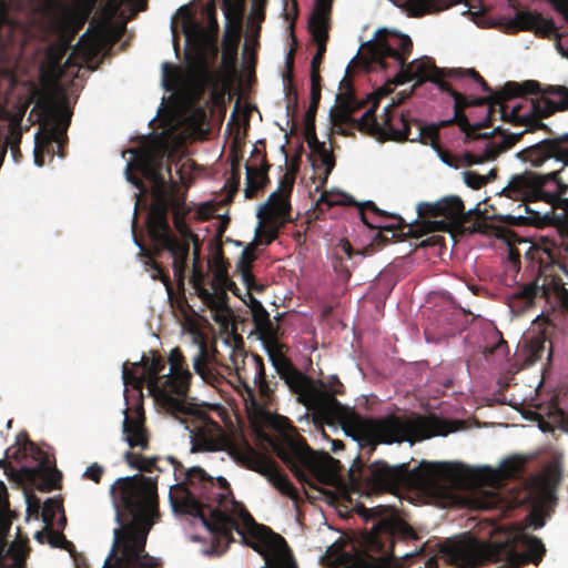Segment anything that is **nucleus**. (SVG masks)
Listing matches in <instances>:
<instances>
[{
	"label": "nucleus",
	"mask_w": 568,
	"mask_h": 568,
	"mask_svg": "<svg viewBox=\"0 0 568 568\" xmlns=\"http://www.w3.org/2000/svg\"><path fill=\"white\" fill-rule=\"evenodd\" d=\"M351 67L346 69L345 77L339 82L341 92L336 95L337 105L331 109L329 115L334 124L348 123L355 121L352 115L363 108L364 102L357 100L349 77Z\"/></svg>",
	"instance_id": "nucleus-24"
},
{
	"label": "nucleus",
	"mask_w": 568,
	"mask_h": 568,
	"mask_svg": "<svg viewBox=\"0 0 568 568\" xmlns=\"http://www.w3.org/2000/svg\"><path fill=\"white\" fill-rule=\"evenodd\" d=\"M236 77L212 71L203 57L200 60L197 74L194 77V88L199 95L211 89V99L217 106L225 104V98L231 93Z\"/></svg>",
	"instance_id": "nucleus-19"
},
{
	"label": "nucleus",
	"mask_w": 568,
	"mask_h": 568,
	"mask_svg": "<svg viewBox=\"0 0 568 568\" xmlns=\"http://www.w3.org/2000/svg\"><path fill=\"white\" fill-rule=\"evenodd\" d=\"M119 527L102 568H163L148 554L149 532L159 516L158 483L142 474L120 477L110 487Z\"/></svg>",
	"instance_id": "nucleus-4"
},
{
	"label": "nucleus",
	"mask_w": 568,
	"mask_h": 568,
	"mask_svg": "<svg viewBox=\"0 0 568 568\" xmlns=\"http://www.w3.org/2000/svg\"><path fill=\"white\" fill-rule=\"evenodd\" d=\"M496 335L498 336V341L494 343V345L485 347L484 355L486 358L495 354L500 357H504L507 354V342L501 337L499 333H497Z\"/></svg>",
	"instance_id": "nucleus-58"
},
{
	"label": "nucleus",
	"mask_w": 568,
	"mask_h": 568,
	"mask_svg": "<svg viewBox=\"0 0 568 568\" xmlns=\"http://www.w3.org/2000/svg\"><path fill=\"white\" fill-rule=\"evenodd\" d=\"M564 474L558 465H551L547 468L545 483L548 488L555 489L562 480Z\"/></svg>",
	"instance_id": "nucleus-55"
},
{
	"label": "nucleus",
	"mask_w": 568,
	"mask_h": 568,
	"mask_svg": "<svg viewBox=\"0 0 568 568\" xmlns=\"http://www.w3.org/2000/svg\"><path fill=\"white\" fill-rule=\"evenodd\" d=\"M245 0H222V11L226 23H239L242 26Z\"/></svg>",
	"instance_id": "nucleus-46"
},
{
	"label": "nucleus",
	"mask_w": 568,
	"mask_h": 568,
	"mask_svg": "<svg viewBox=\"0 0 568 568\" xmlns=\"http://www.w3.org/2000/svg\"><path fill=\"white\" fill-rule=\"evenodd\" d=\"M316 154L320 155L322 164L325 166V175L331 174L332 170L335 166V159L331 151L326 149V146L317 152Z\"/></svg>",
	"instance_id": "nucleus-63"
},
{
	"label": "nucleus",
	"mask_w": 568,
	"mask_h": 568,
	"mask_svg": "<svg viewBox=\"0 0 568 568\" xmlns=\"http://www.w3.org/2000/svg\"><path fill=\"white\" fill-rule=\"evenodd\" d=\"M57 123L44 132H38L34 141V163L38 166L44 164V154L50 153V148L53 143L58 145V154L64 156L62 152L63 141L61 136H65L67 129L71 122V112L68 109L57 110Z\"/></svg>",
	"instance_id": "nucleus-20"
},
{
	"label": "nucleus",
	"mask_w": 568,
	"mask_h": 568,
	"mask_svg": "<svg viewBox=\"0 0 568 568\" xmlns=\"http://www.w3.org/2000/svg\"><path fill=\"white\" fill-rule=\"evenodd\" d=\"M271 165L267 162L266 154L261 155V165L253 163L246 164V183H245V197L253 199L262 191L268 183V170Z\"/></svg>",
	"instance_id": "nucleus-34"
},
{
	"label": "nucleus",
	"mask_w": 568,
	"mask_h": 568,
	"mask_svg": "<svg viewBox=\"0 0 568 568\" xmlns=\"http://www.w3.org/2000/svg\"><path fill=\"white\" fill-rule=\"evenodd\" d=\"M274 450L300 481L307 483L310 478H314L326 485L335 483L336 471L333 465L338 462L328 454L324 458L318 457L304 438L287 436L274 446Z\"/></svg>",
	"instance_id": "nucleus-10"
},
{
	"label": "nucleus",
	"mask_w": 568,
	"mask_h": 568,
	"mask_svg": "<svg viewBox=\"0 0 568 568\" xmlns=\"http://www.w3.org/2000/svg\"><path fill=\"white\" fill-rule=\"evenodd\" d=\"M413 41L406 34L393 33L376 39L368 43V50L372 60L379 63L382 68H386L385 60L390 58L398 62L400 71L395 77L396 84H404L412 80H416V85L433 79V74L438 72L433 59L425 58L414 60L407 63V59L412 53Z\"/></svg>",
	"instance_id": "nucleus-9"
},
{
	"label": "nucleus",
	"mask_w": 568,
	"mask_h": 568,
	"mask_svg": "<svg viewBox=\"0 0 568 568\" xmlns=\"http://www.w3.org/2000/svg\"><path fill=\"white\" fill-rule=\"evenodd\" d=\"M499 94H503V90L491 94L488 98L473 99V100H470V102L473 103V106H486V118H488V114L491 118V113L494 112V106L495 105L499 106V104L496 103V98L499 97Z\"/></svg>",
	"instance_id": "nucleus-57"
},
{
	"label": "nucleus",
	"mask_w": 568,
	"mask_h": 568,
	"mask_svg": "<svg viewBox=\"0 0 568 568\" xmlns=\"http://www.w3.org/2000/svg\"><path fill=\"white\" fill-rule=\"evenodd\" d=\"M134 156L126 164V180L140 192L145 185L133 170L141 173L152 184V203L148 213L146 230L153 245V254L161 256L169 252L173 258L172 267L179 282L184 280L187 267L190 244L194 243L197 260V237L185 222L189 213L185 196L178 193L176 183L168 185L166 174L172 180L171 166H164L166 151L160 144H152L132 151Z\"/></svg>",
	"instance_id": "nucleus-3"
},
{
	"label": "nucleus",
	"mask_w": 568,
	"mask_h": 568,
	"mask_svg": "<svg viewBox=\"0 0 568 568\" xmlns=\"http://www.w3.org/2000/svg\"><path fill=\"white\" fill-rule=\"evenodd\" d=\"M454 470L449 463L422 462L415 469L407 464L389 466L377 460L363 466L359 458L348 471L349 484L355 491L366 494L395 493L399 488L429 484L447 478Z\"/></svg>",
	"instance_id": "nucleus-7"
},
{
	"label": "nucleus",
	"mask_w": 568,
	"mask_h": 568,
	"mask_svg": "<svg viewBox=\"0 0 568 568\" xmlns=\"http://www.w3.org/2000/svg\"><path fill=\"white\" fill-rule=\"evenodd\" d=\"M322 78L311 77V106H315L318 109L321 102V91H322Z\"/></svg>",
	"instance_id": "nucleus-61"
},
{
	"label": "nucleus",
	"mask_w": 568,
	"mask_h": 568,
	"mask_svg": "<svg viewBox=\"0 0 568 568\" xmlns=\"http://www.w3.org/2000/svg\"><path fill=\"white\" fill-rule=\"evenodd\" d=\"M354 203V200L344 193L333 194L324 192L318 200V204H326L328 207L334 205H352Z\"/></svg>",
	"instance_id": "nucleus-50"
},
{
	"label": "nucleus",
	"mask_w": 568,
	"mask_h": 568,
	"mask_svg": "<svg viewBox=\"0 0 568 568\" xmlns=\"http://www.w3.org/2000/svg\"><path fill=\"white\" fill-rule=\"evenodd\" d=\"M255 260L256 254L254 252V245L250 244L241 253L236 263V273L240 275L241 281L248 291L261 293L264 291V285L256 283L252 273V264Z\"/></svg>",
	"instance_id": "nucleus-35"
},
{
	"label": "nucleus",
	"mask_w": 568,
	"mask_h": 568,
	"mask_svg": "<svg viewBox=\"0 0 568 568\" xmlns=\"http://www.w3.org/2000/svg\"><path fill=\"white\" fill-rule=\"evenodd\" d=\"M28 445L31 449L34 448L36 458L40 462L34 467H26L22 469L26 478L33 484L39 483L38 489L42 491H50L58 488L62 478L61 473L51 465L50 457L37 448L32 442L28 440Z\"/></svg>",
	"instance_id": "nucleus-25"
},
{
	"label": "nucleus",
	"mask_w": 568,
	"mask_h": 568,
	"mask_svg": "<svg viewBox=\"0 0 568 568\" xmlns=\"http://www.w3.org/2000/svg\"><path fill=\"white\" fill-rule=\"evenodd\" d=\"M496 103L499 104L503 121L525 126L526 131H549L542 119L568 110V88L551 84L542 87L536 80L507 82L503 94L496 98Z\"/></svg>",
	"instance_id": "nucleus-6"
},
{
	"label": "nucleus",
	"mask_w": 568,
	"mask_h": 568,
	"mask_svg": "<svg viewBox=\"0 0 568 568\" xmlns=\"http://www.w3.org/2000/svg\"><path fill=\"white\" fill-rule=\"evenodd\" d=\"M240 162H241V156L235 155L232 159L231 175L226 182V184L230 186L232 193L237 192L239 186H240V181H241Z\"/></svg>",
	"instance_id": "nucleus-54"
},
{
	"label": "nucleus",
	"mask_w": 568,
	"mask_h": 568,
	"mask_svg": "<svg viewBox=\"0 0 568 568\" xmlns=\"http://www.w3.org/2000/svg\"><path fill=\"white\" fill-rule=\"evenodd\" d=\"M290 212V196L281 194V192H273L267 202L260 207L257 216H264L272 223L281 222L285 225L291 221Z\"/></svg>",
	"instance_id": "nucleus-33"
},
{
	"label": "nucleus",
	"mask_w": 568,
	"mask_h": 568,
	"mask_svg": "<svg viewBox=\"0 0 568 568\" xmlns=\"http://www.w3.org/2000/svg\"><path fill=\"white\" fill-rule=\"evenodd\" d=\"M174 467L178 484L170 488L169 499L175 513L199 518L212 536V548L221 555L234 541L233 531L254 541L250 546L261 555L278 558L271 568H297L292 559L283 558L288 551L286 540L271 528L255 523L252 515L232 494L224 477L216 480L199 466L185 469L182 463L168 457Z\"/></svg>",
	"instance_id": "nucleus-1"
},
{
	"label": "nucleus",
	"mask_w": 568,
	"mask_h": 568,
	"mask_svg": "<svg viewBox=\"0 0 568 568\" xmlns=\"http://www.w3.org/2000/svg\"><path fill=\"white\" fill-rule=\"evenodd\" d=\"M333 268L342 281L349 280L351 272L342 257H338V256L335 257V260L333 262Z\"/></svg>",
	"instance_id": "nucleus-64"
},
{
	"label": "nucleus",
	"mask_w": 568,
	"mask_h": 568,
	"mask_svg": "<svg viewBox=\"0 0 568 568\" xmlns=\"http://www.w3.org/2000/svg\"><path fill=\"white\" fill-rule=\"evenodd\" d=\"M526 128L521 132L510 133L508 130L496 128L489 133H481L478 139L479 144L475 151H466L463 160L466 165L481 164L484 162L495 161L500 154L510 150L518 143L526 133Z\"/></svg>",
	"instance_id": "nucleus-17"
},
{
	"label": "nucleus",
	"mask_w": 568,
	"mask_h": 568,
	"mask_svg": "<svg viewBox=\"0 0 568 568\" xmlns=\"http://www.w3.org/2000/svg\"><path fill=\"white\" fill-rule=\"evenodd\" d=\"M190 283L194 288L196 295L201 301L212 311L216 313L214 320H219L220 314L229 313L231 310L227 305L229 296L225 290L221 285L211 283V287L205 286V275L197 268L196 263L193 266V272L190 278Z\"/></svg>",
	"instance_id": "nucleus-23"
},
{
	"label": "nucleus",
	"mask_w": 568,
	"mask_h": 568,
	"mask_svg": "<svg viewBox=\"0 0 568 568\" xmlns=\"http://www.w3.org/2000/svg\"><path fill=\"white\" fill-rule=\"evenodd\" d=\"M264 347L276 373L298 396V400L321 419L334 424L352 422L362 448L369 453L377 444L419 442L433 436L445 435L444 422L436 416H397L362 418L342 405L325 387L298 371L284 353V345L276 341L266 342Z\"/></svg>",
	"instance_id": "nucleus-2"
},
{
	"label": "nucleus",
	"mask_w": 568,
	"mask_h": 568,
	"mask_svg": "<svg viewBox=\"0 0 568 568\" xmlns=\"http://www.w3.org/2000/svg\"><path fill=\"white\" fill-rule=\"evenodd\" d=\"M516 158L531 166H541L548 160L560 164L559 172L568 163V148H564L558 139H544L519 152Z\"/></svg>",
	"instance_id": "nucleus-21"
},
{
	"label": "nucleus",
	"mask_w": 568,
	"mask_h": 568,
	"mask_svg": "<svg viewBox=\"0 0 568 568\" xmlns=\"http://www.w3.org/2000/svg\"><path fill=\"white\" fill-rule=\"evenodd\" d=\"M47 538L48 542L52 547L65 549L68 551H72L74 548V545L69 541L62 532L49 529L47 532Z\"/></svg>",
	"instance_id": "nucleus-52"
},
{
	"label": "nucleus",
	"mask_w": 568,
	"mask_h": 568,
	"mask_svg": "<svg viewBox=\"0 0 568 568\" xmlns=\"http://www.w3.org/2000/svg\"><path fill=\"white\" fill-rule=\"evenodd\" d=\"M504 31L509 34L530 31L539 38H559L554 20L544 18L537 11H517L515 18L507 20L504 24Z\"/></svg>",
	"instance_id": "nucleus-22"
},
{
	"label": "nucleus",
	"mask_w": 568,
	"mask_h": 568,
	"mask_svg": "<svg viewBox=\"0 0 568 568\" xmlns=\"http://www.w3.org/2000/svg\"><path fill=\"white\" fill-rule=\"evenodd\" d=\"M305 140L311 149L312 153H317L325 148V143L318 141L315 128L305 129Z\"/></svg>",
	"instance_id": "nucleus-60"
},
{
	"label": "nucleus",
	"mask_w": 568,
	"mask_h": 568,
	"mask_svg": "<svg viewBox=\"0 0 568 568\" xmlns=\"http://www.w3.org/2000/svg\"><path fill=\"white\" fill-rule=\"evenodd\" d=\"M445 77L458 79V78H470L475 82H477L481 90L487 93H493L491 88L488 85L486 80L475 70V69H438V72L433 74L432 83L436 84L438 89L443 92L448 93L452 98L455 97V93H458L452 84L444 80Z\"/></svg>",
	"instance_id": "nucleus-30"
},
{
	"label": "nucleus",
	"mask_w": 568,
	"mask_h": 568,
	"mask_svg": "<svg viewBox=\"0 0 568 568\" xmlns=\"http://www.w3.org/2000/svg\"><path fill=\"white\" fill-rule=\"evenodd\" d=\"M549 183L555 185V190L551 193L559 189H566V185L559 180V170H554L547 174L525 171L513 175L508 184L501 190L500 195L514 201L537 202L548 195L545 186Z\"/></svg>",
	"instance_id": "nucleus-15"
},
{
	"label": "nucleus",
	"mask_w": 568,
	"mask_h": 568,
	"mask_svg": "<svg viewBox=\"0 0 568 568\" xmlns=\"http://www.w3.org/2000/svg\"><path fill=\"white\" fill-rule=\"evenodd\" d=\"M526 525L504 526L495 530L490 540L483 541L469 534L448 538L439 545L440 556L457 568H477L487 562L500 564L504 568H521L539 565L546 554L540 538L527 532V528L539 529L546 524L542 508L532 509Z\"/></svg>",
	"instance_id": "nucleus-5"
},
{
	"label": "nucleus",
	"mask_w": 568,
	"mask_h": 568,
	"mask_svg": "<svg viewBox=\"0 0 568 568\" xmlns=\"http://www.w3.org/2000/svg\"><path fill=\"white\" fill-rule=\"evenodd\" d=\"M214 354L209 353L205 342H200L197 345V353L193 358V368L201 377L206 378L211 374L210 364L215 363Z\"/></svg>",
	"instance_id": "nucleus-44"
},
{
	"label": "nucleus",
	"mask_w": 568,
	"mask_h": 568,
	"mask_svg": "<svg viewBox=\"0 0 568 568\" xmlns=\"http://www.w3.org/2000/svg\"><path fill=\"white\" fill-rule=\"evenodd\" d=\"M229 267L230 262L224 256L222 251H219L214 256V270H213V280L211 283L221 285L223 282H227L229 276Z\"/></svg>",
	"instance_id": "nucleus-49"
},
{
	"label": "nucleus",
	"mask_w": 568,
	"mask_h": 568,
	"mask_svg": "<svg viewBox=\"0 0 568 568\" xmlns=\"http://www.w3.org/2000/svg\"><path fill=\"white\" fill-rule=\"evenodd\" d=\"M333 0H315V8L308 21V29H329Z\"/></svg>",
	"instance_id": "nucleus-42"
},
{
	"label": "nucleus",
	"mask_w": 568,
	"mask_h": 568,
	"mask_svg": "<svg viewBox=\"0 0 568 568\" xmlns=\"http://www.w3.org/2000/svg\"><path fill=\"white\" fill-rule=\"evenodd\" d=\"M164 369L165 361L158 353H153L151 358L142 356L139 363L133 364V368H129L128 363L123 364V383L140 392L146 385L150 394L161 404V389L164 381V375L161 373Z\"/></svg>",
	"instance_id": "nucleus-16"
},
{
	"label": "nucleus",
	"mask_w": 568,
	"mask_h": 568,
	"mask_svg": "<svg viewBox=\"0 0 568 568\" xmlns=\"http://www.w3.org/2000/svg\"><path fill=\"white\" fill-rule=\"evenodd\" d=\"M377 102L368 109L358 120L354 121L356 128L381 141H409L412 135L410 125L415 119H410L408 113L398 111L394 105H388L384 110L383 121L378 122L375 111Z\"/></svg>",
	"instance_id": "nucleus-12"
},
{
	"label": "nucleus",
	"mask_w": 568,
	"mask_h": 568,
	"mask_svg": "<svg viewBox=\"0 0 568 568\" xmlns=\"http://www.w3.org/2000/svg\"><path fill=\"white\" fill-rule=\"evenodd\" d=\"M179 16L182 19L183 31L189 39H194L201 49V53L199 55L196 65L194 68V77L197 74V70L200 67V60L203 57L206 61V54L211 57L212 60L217 58L220 52L217 44V31L219 26L216 20L211 21L207 28H204L196 22H194L191 10L183 6L178 10Z\"/></svg>",
	"instance_id": "nucleus-18"
},
{
	"label": "nucleus",
	"mask_w": 568,
	"mask_h": 568,
	"mask_svg": "<svg viewBox=\"0 0 568 568\" xmlns=\"http://www.w3.org/2000/svg\"><path fill=\"white\" fill-rule=\"evenodd\" d=\"M70 48L68 40H59L50 44L45 51V61L43 68L54 79H60L65 69L71 67H77V63L71 54L65 60L64 64H62V60L65 57L68 50Z\"/></svg>",
	"instance_id": "nucleus-29"
},
{
	"label": "nucleus",
	"mask_w": 568,
	"mask_h": 568,
	"mask_svg": "<svg viewBox=\"0 0 568 568\" xmlns=\"http://www.w3.org/2000/svg\"><path fill=\"white\" fill-rule=\"evenodd\" d=\"M453 99L454 116L448 120H442V125L457 124L460 131L465 133L466 142L478 140L481 136L479 131L484 128L490 126V116L488 115V118H485L481 122L471 124L468 116L465 114V109L473 106L470 100L460 92L455 93Z\"/></svg>",
	"instance_id": "nucleus-26"
},
{
	"label": "nucleus",
	"mask_w": 568,
	"mask_h": 568,
	"mask_svg": "<svg viewBox=\"0 0 568 568\" xmlns=\"http://www.w3.org/2000/svg\"><path fill=\"white\" fill-rule=\"evenodd\" d=\"M527 459L521 456H511L506 458L497 469V476L501 480L517 479L524 470Z\"/></svg>",
	"instance_id": "nucleus-43"
},
{
	"label": "nucleus",
	"mask_w": 568,
	"mask_h": 568,
	"mask_svg": "<svg viewBox=\"0 0 568 568\" xmlns=\"http://www.w3.org/2000/svg\"><path fill=\"white\" fill-rule=\"evenodd\" d=\"M245 296L247 297L246 298H243V302L250 306L251 308V313H252V318H253V322H254V325L255 327L257 325H260L261 323H263L264 321H267L270 318V314L268 312L265 310V307L262 305V303L260 301H257L253 295H252V291H248L246 288V292H245Z\"/></svg>",
	"instance_id": "nucleus-48"
},
{
	"label": "nucleus",
	"mask_w": 568,
	"mask_h": 568,
	"mask_svg": "<svg viewBox=\"0 0 568 568\" xmlns=\"http://www.w3.org/2000/svg\"><path fill=\"white\" fill-rule=\"evenodd\" d=\"M242 26L239 23H225L222 40V59L219 73L237 75V51L241 42Z\"/></svg>",
	"instance_id": "nucleus-27"
},
{
	"label": "nucleus",
	"mask_w": 568,
	"mask_h": 568,
	"mask_svg": "<svg viewBox=\"0 0 568 568\" xmlns=\"http://www.w3.org/2000/svg\"><path fill=\"white\" fill-rule=\"evenodd\" d=\"M231 455L242 466L265 476L283 495L295 498L296 489L287 476L281 471L278 465L268 456L257 452L246 440L233 446Z\"/></svg>",
	"instance_id": "nucleus-13"
},
{
	"label": "nucleus",
	"mask_w": 568,
	"mask_h": 568,
	"mask_svg": "<svg viewBox=\"0 0 568 568\" xmlns=\"http://www.w3.org/2000/svg\"><path fill=\"white\" fill-rule=\"evenodd\" d=\"M192 450H214L216 448V443L214 439L206 437L204 434L197 433L192 437Z\"/></svg>",
	"instance_id": "nucleus-53"
},
{
	"label": "nucleus",
	"mask_w": 568,
	"mask_h": 568,
	"mask_svg": "<svg viewBox=\"0 0 568 568\" xmlns=\"http://www.w3.org/2000/svg\"><path fill=\"white\" fill-rule=\"evenodd\" d=\"M260 219V225L256 229V237L260 239L261 244H271L280 233V230L284 226L281 222H270L264 216H257Z\"/></svg>",
	"instance_id": "nucleus-45"
},
{
	"label": "nucleus",
	"mask_w": 568,
	"mask_h": 568,
	"mask_svg": "<svg viewBox=\"0 0 568 568\" xmlns=\"http://www.w3.org/2000/svg\"><path fill=\"white\" fill-rule=\"evenodd\" d=\"M168 363L170 372L164 375L161 389V406L174 418L189 415L192 408L185 402L190 389L192 373L179 347L170 352Z\"/></svg>",
	"instance_id": "nucleus-11"
},
{
	"label": "nucleus",
	"mask_w": 568,
	"mask_h": 568,
	"mask_svg": "<svg viewBox=\"0 0 568 568\" xmlns=\"http://www.w3.org/2000/svg\"><path fill=\"white\" fill-rule=\"evenodd\" d=\"M123 459L131 468L141 473L162 471L158 466V462L160 460L159 456L145 457L140 453L128 450L124 453Z\"/></svg>",
	"instance_id": "nucleus-41"
},
{
	"label": "nucleus",
	"mask_w": 568,
	"mask_h": 568,
	"mask_svg": "<svg viewBox=\"0 0 568 568\" xmlns=\"http://www.w3.org/2000/svg\"><path fill=\"white\" fill-rule=\"evenodd\" d=\"M122 432L124 440L130 448H140L142 452L150 447V435L145 427V417L142 406L134 409L133 415L129 416L125 410Z\"/></svg>",
	"instance_id": "nucleus-28"
},
{
	"label": "nucleus",
	"mask_w": 568,
	"mask_h": 568,
	"mask_svg": "<svg viewBox=\"0 0 568 568\" xmlns=\"http://www.w3.org/2000/svg\"><path fill=\"white\" fill-rule=\"evenodd\" d=\"M445 77L458 79V78H470L475 82H477L481 90L487 93H493L491 88L488 85L486 80L475 70V69H438V72L433 74L432 83L436 84L438 89L443 92L448 93L452 98L455 97V93H458L452 84L444 80Z\"/></svg>",
	"instance_id": "nucleus-31"
},
{
	"label": "nucleus",
	"mask_w": 568,
	"mask_h": 568,
	"mask_svg": "<svg viewBox=\"0 0 568 568\" xmlns=\"http://www.w3.org/2000/svg\"><path fill=\"white\" fill-rule=\"evenodd\" d=\"M362 209H368L372 212H374L377 216L386 217L387 215L379 210L376 204L372 201H367L362 205ZM361 217L365 225H367L369 229L374 230L377 229L381 232H394V231H400L403 236L410 235L413 233V226L406 225L404 220L400 216H393L397 220V224H390V225H382V224H375L368 221L363 210H361Z\"/></svg>",
	"instance_id": "nucleus-36"
},
{
	"label": "nucleus",
	"mask_w": 568,
	"mask_h": 568,
	"mask_svg": "<svg viewBox=\"0 0 568 568\" xmlns=\"http://www.w3.org/2000/svg\"><path fill=\"white\" fill-rule=\"evenodd\" d=\"M395 6L405 10L408 17H423L425 14L438 11L439 8L435 0H392ZM508 6L515 10L519 8L517 0H507ZM469 8L481 9V0H465Z\"/></svg>",
	"instance_id": "nucleus-32"
},
{
	"label": "nucleus",
	"mask_w": 568,
	"mask_h": 568,
	"mask_svg": "<svg viewBox=\"0 0 568 568\" xmlns=\"http://www.w3.org/2000/svg\"><path fill=\"white\" fill-rule=\"evenodd\" d=\"M313 41L316 43L317 50L311 61V77L322 78L320 68L326 52V43L328 41V30L310 29Z\"/></svg>",
	"instance_id": "nucleus-40"
},
{
	"label": "nucleus",
	"mask_w": 568,
	"mask_h": 568,
	"mask_svg": "<svg viewBox=\"0 0 568 568\" xmlns=\"http://www.w3.org/2000/svg\"><path fill=\"white\" fill-rule=\"evenodd\" d=\"M540 291V286L536 282L527 283L518 287L509 296V306L514 312H524L530 307Z\"/></svg>",
	"instance_id": "nucleus-37"
},
{
	"label": "nucleus",
	"mask_w": 568,
	"mask_h": 568,
	"mask_svg": "<svg viewBox=\"0 0 568 568\" xmlns=\"http://www.w3.org/2000/svg\"><path fill=\"white\" fill-rule=\"evenodd\" d=\"M104 474V467L99 465L98 463H93L87 467L83 477L88 480H92L95 484H99Z\"/></svg>",
	"instance_id": "nucleus-62"
},
{
	"label": "nucleus",
	"mask_w": 568,
	"mask_h": 568,
	"mask_svg": "<svg viewBox=\"0 0 568 568\" xmlns=\"http://www.w3.org/2000/svg\"><path fill=\"white\" fill-rule=\"evenodd\" d=\"M230 361L251 423L256 427L278 428L280 416L270 410L277 385L267 378L263 358L246 354L242 347L232 348Z\"/></svg>",
	"instance_id": "nucleus-8"
},
{
	"label": "nucleus",
	"mask_w": 568,
	"mask_h": 568,
	"mask_svg": "<svg viewBox=\"0 0 568 568\" xmlns=\"http://www.w3.org/2000/svg\"><path fill=\"white\" fill-rule=\"evenodd\" d=\"M125 6L129 11L135 16L138 12L145 11L148 8V0H108L106 9L111 14H116L121 7Z\"/></svg>",
	"instance_id": "nucleus-47"
},
{
	"label": "nucleus",
	"mask_w": 568,
	"mask_h": 568,
	"mask_svg": "<svg viewBox=\"0 0 568 568\" xmlns=\"http://www.w3.org/2000/svg\"><path fill=\"white\" fill-rule=\"evenodd\" d=\"M134 242L141 248L142 254L149 258L148 265H150L152 270V278L161 281L165 285L168 292L171 293L172 284L169 273L156 262V258L160 256L153 254V245L151 244V247L148 250L143 242L138 240L136 235H134Z\"/></svg>",
	"instance_id": "nucleus-39"
},
{
	"label": "nucleus",
	"mask_w": 568,
	"mask_h": 568,
	"mask_svg": "<svg viewBox=\"0 0 568 568\" xmlns=\"http://www.w3.org/2000/svg\"><path fill=\"white\" fill-rule=\"evenodd\" d=\"M414 124L416 125V133L413 136L410 135L409 141H419L424 144H427V140H429L433 149L437 148V145L439 144V130L448 126L442 125V121L425 125L423 124L422 121L414 120Z\"/></svg>",
	"instance_id": "nucleus-38"
},
{
	"label": "nucleus",
	"mask_w": 568,
	"mask_h": 568,
	"mask_svg": "<svg viewBox=\"0 0 568 568\" xmlns=\"http://www.w3.org/2000/svg\"><path fill=\"white\" fill-rule=\"evenodd\" d=\"M464 182L467 186L479 190L488 183V179L475 171H465L463 173Z\"/></svg>",
	"instance_id": "nucleus-56"
},
{
	"label": "nucleus",
	"mask_w": 568,
	"mask_h": 568,
	"mask_svg": "<svg viewBox=\"0 0 568 568\" xmlns=\"http://www.w3.org/2000/svg\"><path fill=\"white\" fill-rule=\"evenodd\" d=\"M295 182V172H285L281 180L278 189L275 192H281V194L291 196Z\"/></svg>",
	"instance_id": "nucleus-59"
},
{
	"label": "nucleus",
	"mask_w": 568,
	"mask_h": 568,
	"mask_svg": "<svg viewBox=\"0 0 568 568\" xmlns=\"http://www.w3.org/2000/svg\"><path fill=\"white\" fill-rule=\"evenodd\" d=\"M255 328L258 332L263 344H265L266 342H272V341L278 339L277 338L278 326L275 325L271 321V318H268L267 321H264L263 323L257 325Z\"/></svg>",
	"instance_id": "nucleus-51"
},
{
	"label": "nucleus",
	"mask_w": 568,
	"mask_h": 568,
	"mask_svg": "<svg viewBox=\"0 0 568 568\" xmlns=\"http://www.w3.org/2000/svg\"><path fill=\"white\" fill-rule=\"evenodd\" d=\"M477 210L465 211L464 203L458 196H447L436 203H422L418 205L420 217H430L425 222L426 232H450L470 221Z\"/></svg>",
	"instance_id": "nucleus-14"
}]
</instances>
